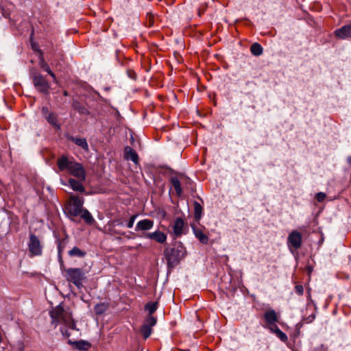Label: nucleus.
<instances>
[{
	"label": "nucleus",
	"mask_w": 351,
	"mask_h": 351,
	"mask_svg": "<svg viewBox=\"0 0 351 351\" xmlns=\"http://www.w3.org/2000/svg\"><path fill=\"white\" fill-rule=\"evenodd\" d=\"M59 171L66 172L80 180H85L86 171L83 165L78 162L73 156L62 155L57 160Z\"/></svg>",
	"instance_id": "nucleus-1"
},
{
	"label": "nucleus",
	"mask_w": 351,
	"mask_h": 351,
	"mask_svg": "<svg viewBox=\"0 0 351 351\" xmlns=\"http://www.w3.org/2000/svg\"><path fill=\"white\" fill-rule=\"evenodd\" d=\"M49 315L51 318V324H55L56 326L58 324H63L66 328L76 330V324L71 313L65 310L62 306L58 305L52 308Z\"/></svg>",
	"instance_id": "nucleus-2"
},
{
	"label": "nucleus",
	"mask_w": 351,
	"mask_h": 351,
	"mask_svg": "<svg viewBox=\"0 0 351 351\" xmlns=\"http://www.w3.org/2000/svg\"><path fill=\"white\" fill-rule=\"evenodd\" d=\"M164 255L167 260L169 267H173L178 265L184 256V252L182 246L176 247H167L164 251Z\"/></svg>",
	"instance_id": "nucleus-3"
},
{
	"label": "nucleus",
	"mask_w": 351,
	"mask_h": 351,
	"mask_svg": "<svg viewBox=\"0 0 351 351\" xmlns=\"http://www.w3.org/2000/svg\"><path fill=\"white\" fill-rule=\"evenodd\" d=\"M84 199L75 195H71L69 197L66 210L68 214L71 217L80 216L83 208Z\"/></svg>",
	"instance_id": "nucleus-4"
},
{
	"label": "nucleus",
	"mask_w": 351,
	"mask_h": 351,
	"mask_svg": "<svg viewBox=\"0 0 351 351\" xmlns=\"http://www.w3.org/2000/svg\"><path fill=\"white\" fill-rule=\"evenodd\" d=\"M68 281L73 283L77 288L82 286V280L85 278L84 273L80 268H69L65 270Z\"/></svg>",
	"instance_id": "nucleus-5"
},
{
	"label": "nucleus",
	"mask_w": 351,
	"mask_h": 351,
	"mask_svg": "<svg viewBox=\"0 0 351 351\" xmlns=\"http://www.w3.org/2000/svg\"><path fill=\"white\" fill-rule=\"evenodd\" d=\"M28 250L30 257L39 256L43 254V245L41 241L36 235L32 233L29 234Z\"/></svg>",
	"instance_id": "nucleus-6"
},
{
	"label": "nucleus",
	"mask_w": 351,
	"mask_h": 351,
	"mask_svg": "<svg viewBox=\"0 0 351 351\" xmlns=\"http://www.w3.org/2000/svg\"><path fill=\"white\" fill-rule=\"evenodd\" d=\"M170 182L175 190L176 195L178 197H181L182 195V184H189L191 180L182 173H178L171 176Z\"/></svg>",
	"instance_id": "nucleus-7"
},
{
	"label": "nucleus",
	"mask_w": 351,
	"mask_h": 351,
	"mask_svg": "<svg viewBox=\"0 0 351 351\" xmlns=\"http://www.w3.org/2000/svg\"><path fill=\"white\" fill-rule=\"evenodd\" d=\"M33 84L36 88L40 93L49 94L50 84L41 74L36 73L32 77Z\"/></svg>",
	"instance_id": "nucleus-8"
},
{
	"label": "nucleus",
	"mask_w": 351,
	"mask_h": 351,
	"mask_svg": "<svg viewBox=\"0 0 351 351\" xmlns=\"http://www.w3.org/2000/svg\"><path fill=\"white\" fill-rule=\"evenodd\" d=\"M302 236L297 230H293L288 236L287 245L290 250H298L301 247Z\"/></svg>",
	"instance_id": "nucleus-9"
},
{
	"label": "nucleus",
	"mask_w": 351,
	"mask_h": 351,
	"mask_svg": "<svg viewBox=\"0 0 351 351\" xmlns=\"http://www.w3.org/2000/svg\"><path fill=\"white\" fill-rule=\"evenodd\" d=\"M263 317L269 330H271V328L274 327V326H277L276 323L278 322V315L274 310L265 311Z\"/></svg>",
	"instance_id": "nucleus-10"
},
{
	"label": "nucleus",
	"mask_w": 351,
	"mask_h": 351,
	"mask_svg": "<svg viewBox=\"0 0 351 351\" xmlns=\"http://www.w3.org/2000/svg\"><path fill=\"white\" fill-rule=\"evenodd\" d=\"M38 53L39 54V66L43 69V71H46L52 78L55 83L58 82L57 78L54 73L51 70L48 63L45 60L43 51L40 49H38Z\"/></svg>",
	"instance_id": "nucleus-11"
},
{
	"label": "nucleus",
	"mask_w": 351,
	"mask_h": 351,
	"mask_svg": "<svg viewBox=\"0 0 351 351\" xmlns=\"http://www.w3.org/2000/svg\"><path fill=\"white\" fill-rule=\"evenodd\" d=\"M335 34L337 37L341 39L351 38V23L336 29Z\"/></svg>",
	"instance_id": "nucleus-12"
},
{
	"label": "nucleus",
	"mask_w": 351,
	"mask_h": 351,
	"mask_svg": "<svg viewBox=\"0 0 351 351\" xmlns=\"http://www.w3.org/2000/svg\"><path fill=\"white\" fill-rule=\"evenodd\" d=\"M68 343L80 351H86L91 347L90 343L85 340L71 341L69 339Z\"/></svg>",
	"instance_id": "nucleus-13"
},
{
	"label": "nucleus",
	"mask_w": 351,
	"mask_h": 351,
	"mask_svg": "<svg viewBox=\"0 0 351 351\" xmlns=\"http://www.w3.org/2000/svg\"><path fill=\"white\" fill-rule=\"evenodd\" d=\"M124 158L127 160H132L134 164L138 163V156L136 152L130 146L124 149Z\"/></svg>",
	"instance_id": "nucleus-14"
},
{
	"label": "nucleus",
	"mask_w": 351,
	"mask_h": 351,
	"mask_svg": "<svg viewBox=\"0 0 351 351\" xmlns=\"http://www.w3.org/2000/svg\"><path fill=\"white\" fill-rule=\"evenodd\" d=\"M145 237L147 239L154 240L159 243H164L167 240V235L159 230L152 233H147Z\"/></svg>",
	"instance_id": "nucleus-15"
},
{
	"label": "nucleus",
	"mask_w": 351,
	"mask_h": 351,
	"mask_svg": "<svg viewBox=\"0 0 351 351\" xmlns=\"http://www.w3.org/2000/svg\"><path fill=\"white\" fill-rule=\"evenodd\" d=\"M153 226H154V221L152 220L147 219H143V220L139 221L136 223V231H138V230H143V231L149 230L151 228H152Z\"/></svg>",
	"instance_id": "nucleus-16"
},
{
	"label": "nucleus",
	"mask_w": 351,
	"mask_h": 351,
	"mask_svg": "<svg viewBox=\"0 0 351 351\" xmlns=\"http://www.w3.org/2000/svg\"><path fill=\"white\" fill-rule=\"evenodd\" d=\"M83 181L84 180H76L73 178H69L68 182L73 191L83 193L85 191V188L82 183Z\"/></svg>",
	"instance_id": "nucleus-17"
},
{
	"label": "nucleus",
	"mask_w": 351,
	"mask_h": 351,
	"mask_svg": "<svg viewBox=\"0 0 351 351\" xmlns=\"http://www.w3.org/2000/svg\"><path fill=\"white\" fill-rule=\"evenodd\" d=\"M67 243H68L67 237L63 238L62 239L58 240V259L62 265H63L62 254L63 250L65 248Z\"/></svg>",
	"instance_id": "nucleus-18"
},
{
	"label": "nucleus",
	"mask_w": 351,
	"mask_h": 351,
	"mask_svg": "<svg viewBox=\"0 0 351 351\" xmlns=\"http://www.w3.org/2000/svg\"><path fill=\"white\" fill-rule=\"evenodd\" d=\"M184 221L181 218H178L176 219L173 224V232L176 236H180L182 234V230L184 228Z\"/></svg>",
	"instance_id": "nucleus-19"
},
{
	"label": "nucleus",
	"mask_w": 351,
	"mask_h": 351,
	"mask_svg": "<svg viewBox=\"0 0 351 351\" xmlns=\"http://www.w3.org/2000/svg\"><path fill=\"white\" fill-rule=\"evenodd\" d=\"M80 215L86 224L93 225L95 223L93 217L87 209L84 208Z\"/></svg>",
	"instance_id": "nucleus-20"
},
{
	"label": "nucleus",
	"mask_w": 351,
	"mask_h": 351,
	"mask_svg": "<svg viewBox=\"0 0 351 351\" xmlns=\"http://www.w3.org/2000/svg\"><path fill=\"white\" fill-rule=\"evenodd\" d=\"M69 139L73 142L75 145L77 146L82 147L84 150L88 151V145L86 142V140L85 138H76L74 136H70Z\"/></svg>",
	"instance_id": "nucleus-21"
},
{
	"label": "nucleus",
	"mask_w": 351,
	"mask_h": 351,
	"mask_svg": "<svg viewBox=\"0 0 351 351\" xmlns=\"http://www.w3.org/2000/svg\"><path fill=\"white\" fill-rule=\"evenodd\" d=\"M193 229L196 238H197L202 243L207 244L209 240L208 236L204 234L203 231L199 228H193Z\"/></svg>",
	"instance_id": "nucleus-22"
},
{
	"label": "nucleus",
	"mask_w": 351,
	"mask_h": 351,
	"mask_svg": "<svg viewBox=\"0 0 351 351\" xmlns=\"http://www.w3.org/2000/svg\"><path fill=\"white\" fill-rule=\"evenodd\" d=\"M270 331L274 333L277 337H278L282 342L286 343L288 341V337L287 335L283 332L278 326H274V327L271 328Z\"/></svg>",
	"instance_id": "nucleus-23"
},
{
	"label": "nucleus",
	"mask_w": 351,
	"mask_h": 351,
	"mask_svg": "<svg viewBox=\"0 0 351 351\" xmlns=\"http://www.w3.org/2000/svg\"><path fill=\"white\" fill-rule=\"evenodd\" d=\"M72 107L74 110H77L82 114L88 115L90 114L89 110L84 106H82L78 101H73Z\"/></svg>",
	"instance_id": "nucleus-24"
},
{
	"label": "nucleus",
	"mask_w": 351,
	"mask_h": 351,
	"mask_svg": "<svg viewBox=\"0 0 351 351\" xmlns=\"http://www.w3.org/2000/svg\"><path fill=\"white\" fill-rule=\"evenodd\" d=\"M193 206H194V218H195V220L198 222L202 218L203 208L201 206V204L199 203H198L197 202H194Z\"/></svg>",
	"instance_id": "nucleus-25"
},
{
	"label": "nucleus",
	"mask_w": 351,
	"mask_h": 351,
	"mask_svg": "<svg viewBox=\"0 0 351 351\" xmlns=\"http://www.w3.org/2000/svg\"><path fill=\"white\" fill-rule=\"evenodd\" d=\"M250 51L254 56H259L263 53V49L259 43H254L250 47Z\"/></svg>",
	"instance_id": "nucleus-26"
},
{
	"label": "nucleus",
	"mask_w": 351,
	"mask_h": 351,
	"mask_svg": "<svg viewBox=\"0 0 351 351\" xmlns=\"http://www.w3.org/2000/svg\"><path fill=\"white\" fill-rule=\"evenodd\" d=\"M47 121L50 123L51 125H53L56 129H60V126L58 123V119L56 114L53 112H51L50 114H48L47 117H45Z\"/></svg>",
	"instance_id": "nucleus-27"
},
{
	"label": "nucleus",
	"mask_w": 351,
	"mask_h": 351,
	"mask_svg": "<svg viewBox=\"0 0 351 351\" xmlns=\"http://www.w3.org/2000/svg\"><path fill=\"white\" fill-rule=\"evenodd\" d=\"M69 255L71 257L77 256V257L82 258V257L85 256L86 252L81 250L77 247H74L70 251H69Z\"/></svg>",
	"instance_id": "nucleus-28"
},
{
	"label": "nucleus",
	"mask_w": 351,
	"mask_h": 351,
	"mask_svg": "<svg viewBox=\"0 0 351 351\" xmlns=\"http://www.w3.org/2000/svg\"><path fill=\"white\" fill-rule=\"evenodd\" d=\"M152 327L143 324L141 328V332L143 335L144 339H147L152 334Z\"/></svg>",
	"instance_id": "nucleus-29"
},
{
	"label": "nucleus",
	"mask_w": 351,
	"mask_h": 351,
	"mask_svg": "<svg viewBox=\"0 0 351 351\" xmlns=\"http://www.w3.org/2000/svg\"><path fill=\"white\" fill-rule=\"evenodd\" d=\"M158 308V302H148L145 306V309L149 312V315H152Z\"/></svg>",
	"instance_id": "nucleus-30"
},
{
	"label": "nucleus",
	"mask_w": 351,
	"mask_h": 351,
	"mask_svg": "<svg viewBox=\"0 0 351 351\" xmlns=\"http://www.w3.org/2000/svg\"><path fill=\"white\" fill-rule=\"evenodd\" d=\"M107 309L108 305L105 303L97 304L95 306V311L97 315L103 314Z\"/></svg>",
	"instance_id": "nucleus-31"
},
{
	"label": "nucleus",
	"mask_w": 351,
	"mask_h": 351,
	"mask_svg": "<svg viewBox=\"0 0 351 351\" xmlns=\"http://www.w3.org/2000/svg\"><path fill=\"white\" fill-rule=\"evenodd\" d=\"M146 26L151 27L154 25V16L152 13L148 12L146 15Z\"/></svg>",
	"instance_id": "nucleus-32"
},
{
	"label": "nucleus",
	"mask_w": 351,
	"mask_h": 351,
	"mask_svg": "<svg viewBox=\"0 0 351 351\" xmlns=\"http://www.w3.org/2000/svg\"><path fill=\"white\" fill-rule=\"evenodd\" d=\"M156 317H154L152 315H149L145 320V324L153 327L156 324Z\"/></svg>",
	"instance_id": "nucleus-33"
},
{
	"label": "nucleus",
	"mask_w": 351,
	"mask_h": 351,
	"mask_svg": "<svg viewBox=\"0 0 351 351\" xmlns=\"http://www.w3.org/2000/svg\"><path fill=\"white\" fill-rule=\"evenodd\" d=\"M326 197V194L322 192H319V193H317L315 195V198H316L317 201L319 202H323L325 199Z\"/></svg>",
	"instance_id": "nucleus-34"
},
{
	"label": "nucleus",
	"mask_w": 351,
	"mask_h": 351,
	"mask_svg": "<svg viewBox=\"0 0 351 351\" xmlns=\"http://www.w3.org/2000/svg\"><path fill=\"white\" fill-rule=\"evenodd\" d=\"M295 291L299 295H302L304 293L303 286L301 285H298L295 287Z\"/></svg>",
	"instance_id": "nucleus-35"
},
{
	"label": "nucleus",
	"mask_w": 351,
	"mask_h": 351,
	"mask_svg": "<svg viewBox=\"0 0 351 351\" xmlns=\"http://www.w3.org/2000/svg\"><path fill=\"white\" fill-rule=\"evenodd\" d=\"M136 217V215H132L130 219H129L128 223H127V226L130 228H132L133 227V225H134V221H135V219Z\"/></svg>",
	"instance_id": "nucleus-36"
},
{
	"label": "nucleus",
	"mask_w": 351,
	"mask_h": 351,
	"mask_svg": "<svg viewBox=\"0 0 351 351\" xmlns=\"http://www.w3.org/2000/svg\"><path fill=\"white\" fill-rule=\"evenodd\" d=\"M42 113L43 114V116L45 117H47L48 116V114H50L51 112H49V109L47 107H43L42 108Z\"/></svg>",
	"instance_id": "nucleus-37"
},
{
	"label": "nucleus",
	"mask_w": 351,
	"mask_h": 351,
	"mask_svg": "<svg viewBox=\"0 0 351 351\" xmlns=\"http://www.w3.org/2000/svg\"><path fill=\"white\" fill-rule=\"evenodd\" d=\"M60 330H61V332L62 333V335H63L64 337H67V338H69V336H70V333H69V332H67V330H66L65 328H62L60 329Z\"/></svg>",
	"instance_id": "nucleus-38"
},
{
	"label": "nucleus",
	"mask_w": 351,
	"mask_h": 351,
	"mask_svg": "<svg viewBox=\"0 0 351 351\" xmlns=\"http://www.w3.org/2000/svg\"><path fill=\"white\" fill-rule=\"evenodd\" d=\"M128 75L130 76V77H131L132 79H136V73L133 71H128Z\"/></svg>",
	"instance_id": "nucleus-39"
},
{
	"label": "nucleus",
	"mask_w": 351,
	"mask_h": 351,
	"mask_svg": "<svg viewBox=\"0 0 351 351\" xmlns=\"http://www.w3.org/2000/svg\"><path fill=\"white\" fill-rule=\"evenodd\" d=\"M32 49H33L34 51H36V52H38V49H39L38 48L37 45H36V44H35V43H34V44H32Z\"/></svg>",
	"instance_id": "nucleus-40"
},
{
	"label": "nucleus",
	"mask_w": 351,
	"mask_h": 351,
	"mask_svg": "<svg viewBox=\"0 0 351 351\" xmlns=\"http://www.w3.org/2000/svg\"><path fill=\"white\" fill-rule=\"evenodd\" d=\"M347 161L348 165L351 167V156L348 158Z\"/></svg>",
	"instance_id": "nucleus-41"
},
{
	"label": "nucleus",
	"mask_w": 351,
	"mask_h": 351,
	"mask_svg": "<svg viewBox=\"0 0 351 351\" xmlns=\"http://www.w3.org/2000/svg\"><path fill=\"white\" fill-rule=\"evenodd\" d=\"M307 270L308 271V274H310L312 271V268L311 267H307Z\"/></svg>",
	"instance_id": "nucleus-42"
},
{
	"label": "nucleus",
	"mask_w": 351,
	"mask_h": 351,
	"mask_svg": "<svg viewBox=\"0 0 351 351\" xmlns=\"http://www.w3.org/2000/svg\"><path fill=\"white\" fill-rule=\"evenodd\" d=\"M63 95H64V96H68V95H69V93H68V92H67L66 90H64V93H63Z\"/></svg>",
	"instance_id": "nucleus-43"
},
{
	"label": "nucleus",
	"mask_w": 351,
	"mask_h": 351,
	"mask_svg": "<svg viewBox=\"0 0 351 351\" xmlns=\"http://www.w3.org/2000/svg\"><path fill=\"white\" fill-rule=\"evenodd\" d=\"M202 14V12H199V16H200Z\"/></svg>",
	"instance_id": "nucleus-44"
},
{
	"label": "nucleus",
	"mask_w": 351,
	"mask_h": 351,
	"mask_svg": "<svg viewBox=\"0 0 351 351\" xmlns=\"http://www.w3.org/2000/svg\"><path fill=\"white\" fill-rule=\"evenodd\" d=\"M202 14V12H199V16H200Z\"/></svg>",
	"instance_id": "nucleus-45"
}]
</instances>
